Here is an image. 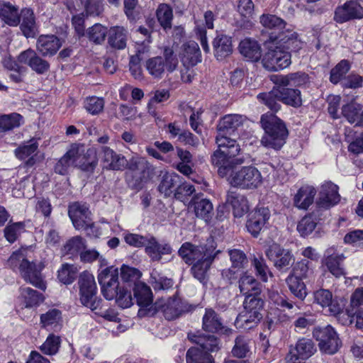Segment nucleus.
<instances>
[{
	"label": "nucleus",
	"mask_w": 363,
	"mask_h": 363,
	"mask_svg": "<svg viewBox=\"0 0 363 363\" xmlns=\"http://www.w3.org/2000/svg\"><path fill=\"white\" fill-rule=\"evenodd\" d=\"M245 118L239 114H228L223 116L219 121L217 129L218 135L216 143L218 149L211 157L213 166L218 168L219 175H225L231 169L233 163L243 164V157H236L240 152V146L238 142L226 136L234 133L243 124Z\"/></svg>",
	"instance_id": "f257e3e1"
},
{
	"label": "nucleus",
	"mask_w": 363,
	"mask_h": 363,
	"mask_svg": "<svg viewBox=\"0 0 363 363\" xmlns=\"http://www.w3.org/2000/svg\"><path fill=\"white\" fill-rule=\"evenodd\" d=\"M265 45L267 50L262 58V64L267 70L276 72L291 65V52L301 50L303 42L295 31L287 29L278 34L269 33Z\"/></svg>",
	"instance_id": "f03ea898"
},
{
	"label": "nucleus",
	"mask_w": 363,
	"mask_h": 363,
	"mask_svg": "<svg viewBox=\"0 0 363 363\" xmlns=\"http://www.w3.org/2000/svg\"><path fill=\"white\" fill-rule=\"evenodd\" d=\"M260 123L264 130L261 144L274 150H280L286 143L289 132L284 122L272 113L261 116Z\"/></svg>",
	"instance_id": "7ed1b4c3"
},
{
	"label": "nucleus",
	"mask_w": 363,
	"mask_h": 363,
	"mask_svg": "<svg viewBox=\"0 0 363 363\" xmlns=\"http://www.w3.org/2000/svg\"><path fill=\"white\" fill-rule=\"evenodd\" d=\"M125 180L128 186L137 191L142 189L144 185L152 177L155 167L145 157L140 156L132 157L126 160Z\"/></svg>",
	"instance_id": "20e7f679"
},
{
	"label": "nucleus",
	"mask_w": 363,
	"mask_h": 363,
	"mask_svg": "<svg viewBox=\"0 0 363 363\" xmlns=\"http://www.w3.org/2000/svg\"><path fill=\"white\" fill-rule=\"evenodd\" d=\"M240 164L233 163L230 170L224 176L229 175L228 179L230 184L234 187L242 189H255L262 183V177L260 172L253 166L242 167V168L234 170L235 165Z\"/></svg>",
	"instance_id": "39448f33"
},
{
	"label": "nucleus",
	"mask_w": 363,
	"mask_h": 363,
	"mask_svg": "<svg viewBox=\"0 0 363 363\" xmlns=\"http://www.w3.org/2000/svg\"><path fill=\"white\" fill-rule=\"evenodd\" d=\"M191 310H192L191 306L179 298L174 297L157 300L149 309V313L152 315L160 313L166 320H172Z\"/></svg>",
	"instance_id": "423d86ee"
},
{
	"label": "nucleus",
	"mask_w": 363,
	"mask_h": 363,
	"mask_svg": "<svg viewBox=\"0 0 363 363\" xmlns=\"http://www.w3.org/2000/svg\"><path fill=\"white\" fill-rule=\"evenodd\" d=\"M178 65V60L173 50L165 48L163 57L157 56L148 59L145 62V68L154 78H162L165 69L169 72H174Z\"/></svg>",
	"instance_id": "0eeeda50"
},
{
	"label": "nucleus",
	"mask_w": 363,
	"mask_h": 363,
	"mask_svg": "<svg viewBox=\"0 0 363 363\" xmlns=\"http://www.w3.org/2000/svg\"><path fill=\"white\" fill-rule=\"evenodd\" d=\"M81 303L91 311L101 309L102 300L96 297V284L94 276L84 272L78 281Z\"/></svg>",
	"instance_id": "6e6552de"
},
{
	"label": "nucleus",
	"mask_w": 363,
	"mask_h": 363,
	"mask_svg": "<svg viewBox=\"0 0 363 363\" xmlns=\"http://www.w3.org/2000/svg\"><path fill=\"white\" fill-rule=\"evenodd\" d=\"M313 335L318 342L320 350L327 354H333L337 352L341 345V342L337 333L330 325L316 327L313 331Z\"/></svg>",
	"instance_id": "1a4fd4ad"
},
{
	"label": "nucleus",
	"mask_w": 363,
	"mask_h": 363,
	"mask_svg": "<svg viewBox=\"0 0 363 363\" xmlns=\"http://www.w3.org/2000/svg\"><path fill=\"white\" fill-rule=\"evenodd\" d=\"M101 293L107 300H113L121 287L118 282V269L114 266L102 269L98 274Z\"/></svg>",
	"instance_id": "9d476101"
},
{
	"label": "nucleus",
	"mask_w": 363,
	"mask_h": 363,
	"mask_svg": "<svg viewBox=\"0 0 363 363\" xmlns=\"http://www.w3.org/2000/svg\"><path fill=\"white\" fill-rule=\"evenodd\" d=\"M267 258L279 271L287 270L294 262L295 258L292 252L281 247L279 245L273 244L265 252Z\"/></svg>",
	"instance_id": "9b49d317"
},
{
	"label": "nucleus",
	"mask_w": 363,
	"mask_h": 363,
	"mask_svg": "<svg viewBox=\"0 0 363 363\" xmlns=\"http://www.w3.org/2000/svg\"><path fill=\"white\" fill-rule=\"evenodd\" d=\"M68 215L77 230H86L92 228L91 212L85 204L74 202L69 206Z\"/></svg>",
	"instance_id": "f8f14e48"
},
{
	"label": "nucleus",
	"mask_w": 363,
	"mask_h": 363,
	"mask_svg": "<svg viewBox=\"0 0 363 363\" xmlns=\"http://www.w3.org/2000/svg\"><path fill=\"white\" fill-rule=\"evenodd\" d=\"M316 352V347L311 339L302 337L299 339L294 348L291 349L286 357V363H300L311 357Z\"/></svg>",
	"instance_id": "ddd939ff"
},
{
	"label": "nucleus",
	"mask_w": 363,
	"mask_h": 363,
	"mask_svg": "<svg viewBox=\"0 0 363 363\" xmlns=\"http://www.w3.org/2000/svg\"><path fill=\"white\" fill-rule=\"evenodd\" d=\"M211 245L216 247V244L213 240L208 242L203 246L194 245L191 242H184L180 247L178 253L186 264L191 265L205 257L207 250H208Z\"/></svg>",
	"instance_id": "4468645a"
},
{
	"label": "nucleus",
	"mask_w": 363,
	"mask_h": 363,
	"mask_svg": "<svg viewBox=\"0 0 363 363\" xmlns=\"http://www.w3.org/2000/svg\"><path fill=\"white\" fill-rule=\"evenodd\" d=\"M43 267L44 265L41 262L36 264L27 259L21 265L20 274L26 282L40 289L45 290L46 286L41 274Z\"/></svg>",
	"instance_id": "2eb2a0df"
},
{
	"label": "nucleus",
	"mask_w": 363,
	"mask_h": 363,
	"mask_svg": "<svg viewBox=\"0 0 363 363\" xmlns=\"http://www.w3.org/2000/svg\"><path fill=\"white\" fill-rule=\"evenodd\" d=\"M362 18L363 7L356 1H347L335 11L334 20L339 23Z\"/></svg>",
	"instance_id": "dca6fc26"
},
{
	"label": "nucleus",
	"mask_w": 363,
	"mask_h": 363,
	"mask_svg": "<svg viewBox=\"0 0 363 363\" xmlns=\"http://www.w3.org/2000/svg\"><path fill=\"white\" fill-rule=\"evenodd\" d=\"M346 315L350 323L355 320L356 327L363 328V288H357L352 294L350 305L346 309Z\"/></svg>",
	"instance_id": "f3484780"
},
{
	"label": "nucleus",
	"mask_w": 363,
	"mask_h": 363,
	"mask_svg": "<svg viewBox=\"0 0 363 363\" xmlns=\"http://www.w3.org/2000/svg\"><path fill=\"white\" fill-rule=\"evenodd\" d=\"M99 156L104 169L119 171L124 169L125 167V157L121 154H117L108 146L103 145L101 147Z\"/></svg>",
	"instance_id": "a211bd4d"
},
{
	"label": "nucleus",
	"mask_w": 363,
	"mask_h": 363,
	"mask_svg": "<svg viewBox=\"0 0 363 363\" xmlns=\"http://www.w3.org/2000/svg\"><path fill=\"white\" fill-rule=\"evenodd\" d=\"M220 253V250H216V247L211 245L208 250H207V254L205 257L192 264L191 272L194 277L199 281L203 282L206 280L207 272L213 262Z\"/></svg>",
	"instance_id": "6ab92c4d"
},
{
	"label": "nucleus",
	"mask_w": 363,
	"mask_h": 363,
	"mask_svg": "<svg viewBox=\"0 0 363 363\" xmlns=\"http://www.w3.org/2000/svg\"><path fill=\"white\" fill-rule=\"evenodd\" d=\"M340 198L338 186L331 182H328L320 187L316 205L318 208L328 209L337 204L340 201Z\"/></svg>",
	"instance_id": "aec40b11"
},
{
	"label": "nucleus",
	"mask_w": 363,
	"mask_h": 363,
	"mask_svg": "<svg viewBox=\"0 0 363 363\" xmlns=\"http://www.w3.org/2000/svg\"><path fill=\"white\" fill-rule=\"evenodd\" d=\"M19 62L27 65L38 74L47 72L50 69L49 62L40 57L35 50L29 48L22 52L18 57Z\"/></svg>",
	"instance_id": "412c9836"
},
{
	"label": "nucleus",
	"mask_w": 363,
	"mask_h": 363,
	"mask_svg": "<svg viewBox=\"0 0 363 363\" xmlns=\"http://www.w3.org/2000/svg\"><path fill=\"white\" fill-rule=\"evenodd\" d=\"M270 217L267 208H258L248 215L246 227L249 233L257 237Z\"/></svg>",
	"instance_id": "4be33fe9"
},
{
	"label": "nucleus",
	"mask_w": 363,
	"mask_h": 363,
	"mask_svg": "<svg viewBox=\"0 0 363 363\" xmlns=\"http://www.w3.org/2000/svg\"><path fill=\"white\" fill-rule=\"evenodd\" d=\"M83 145L74 143L72 144L68 151L58 160L55 166V172L57 174L65 175L68 172L69 169L75 164L81 155Z\"/></svg>",
	"instance_id": "5701e85b"
},
{
	"label": "nucleus",
	"mask_w": 363,
	"mask_h": 363,
	"mask_svg": "<svg viewBox=\"0 0 363 363\" xmlns=\"http://www.w3.org/2000/svg\"><path fill=\"white\" fill-rule=\"evenodd\" d=\"M148 241L145 246V252L152 262H159L162 255H170L172 248L169 243H160L152 235H148Z\"/></svg>",
	"instance_id": "b1692460"
},
{
	"label": "nucleus",
	"mask_w": 363,
	"mask_h": 363,
	"mask_svg": "<svg viewBox=\"0 0 363 363\" xmlns=\"http://www.w3.org/2000/svg\"><path fill=\"white\" fill-rule=\"evenodd\" d=\"M196 218L203 220L206 223L211 222L213 216V206L209 199L194 196L189 203Z\"/></svg>",
	"instance_id": "393cba45"
},
{
	"label": "nucleus",
	"mask_w": 363,
	"mask_h": 363,
	"mask_svg": "<svg viewBox=\"0 0 363 363\" xmlns=\"http://www.w3.org/2000/svg\"><path fill=\"white\" fill-rule=\"evenodd\" d=\"M62 46L60 39L54 35H41L36 42V49L44 57L54 55Z\"/></svg>",
	"instance_id": "a878e982"
},
{
	"label": "nucleus",
	"mask_w": 363,
	"mask_h": 363,
	"mask_svg": "<svg viewBox=\"0 0 363 363\" xmlns=\"http://www.w3.org/2000/svg\"><path fill=\"white\" fill-rule=\"evenodd\" d=\"M20 28L23 35L27 38H34L38 33V27L32 9L25 8L20 13Z\"/></svg>",
	"instance_id": "bb28decb"
},
{
	"label": "nucleus",
	"mask_w": 363,
	"mask_h": 363,
	"mask_svg": "<svg viewBox=\"0 0 363 363\" xmlns=\"http://www.w3.org/2000/svg\"><path fill=\"white\" fill-rule=\"evenodd\" d=\"M181 60L183 66L194 67L201 61V51L195 41H189L182 45Z\"/></svg>",
	"instance_id": "cd10ccee"
},
{
	"label": "nucleus",
	"mask_w": 363,
	"mask_h": 363,
	"mask_svg": "<svg viewBox=\"0 0 363 363\" xmlns=\"http://www.w3.org/2000/svg\"><path fill=\"white\" fill-rule=\"evenodd\" d=\"M128 31L123 26H112L108 33V44L115 50H124L127 46Z\"/></svg>",
	"instance_id": "c85d7f7f"
},
{
	"label": "nucleus",
	"mask_w": 363,
	"mask_h": 363,
	"mask_svg": "<svg viewBox=\"0 0 363 363\" xmlns=\"http://www.w3.org/2000/svg\"><path fill=\"white\" fill-rule=\"evenodd\" d=\"M316 190L311 186L301 187L295 194L293 202L295 207L298 209L307 210L313 203Z\"/></svg>",
	"instance_id": "c756f323"
},
{
	"label": "nucleus",
	"mask_w": 363,
	"mask_h": 363,
	"mask_svg": "<svg viewBox=\"0 0 363 363\" xmlns=\"http://www.w3.org/2000/svg\"><path fill=\"white\" fill-rule=\"evenodd\" d=\"M181 183L182 177L179 174L165 172L162 177L157 189L165 197H169L174 194L177 186Z\"/></svg>",
	"instance_id": "7c9ffc66"
},
{
	"label": "nucleus",
	"mask_w": 363,
	"mask_h": 363,
	"mask_svg": "<svg viewBox=\"0 0 363 363\" xmlns=\"http://www.w3.org/2000/svg\"><path fill=\"white\" fill-rule=\"evenodd\" d=\"M341 114L350 123L363 126V106L352 101L342 107Z\"/></svg>",
	"instance_id": "2f4dec72"
},
{
	"label": "nucleus",
	"mask_w": 363,
	"mask_h": 363,
	"mask_svg": "<svg viewBox=\"0 0 363 363\" xmlns=\"http://www.w3.org/2000/svg\"><path fill=\"white\" fill-rule=\"evenodd\" d=\"M275 83L281 86H303L309 83V77L301 72L289 73L277 77Z\"/></svg>",
	"instance_id": "473e14b6"
},
{
	"label": "nucleus",
	"mask_w": 363,
	"mask_h": 363,
	"mask_svg": "<svg viewBox=\"0 0 363 363\" xmlns=\"http://www.w3.org/2000/svg\"><path fill=\"white\" fill-rule=\"evenodd\" d=\"M239 50L243 57L252 62L258 61L262 56L259 44L250 38H245L240 43Z\"/></svg>",
	"instance_id": "72a5a7b5"
},
{
	"label": "nucleus",
	"mask_w": 363,
	"mask_h": 363,
	"mask_svg": "<svg viewBox=\"0 0 363 363\" xmlns=\"http://www.w3.org/2000/svg\"><path fill=\"white\" fill-rule=\"evenodd\" d=\"M0 18L10 26H17L20 23L18 8L9 1H0Z\"/></svg>",
	"instance_id": "f704fd0d"
},
{
	"label": "nucleus",
	"mask_w": 363,
	"mask_h": 363,
	"mask_svg": "<svg viewBox=\"0 0 363 363\" xmlns=\"http://www.w3.org/2000/svg\"><path fill=\"white\" fill-rule=\"evenodd\" d=\"M226 202L232 206L235 217L240 218L249 211L247 199L235 191L228 193Z\"/></svg>",
	"instance_id": "c9c22d12"
},
{
	"label": "nucleus",
	"mask_w": 363,
	"mask_h": 363,
	"mask_svg": "<svg viewBox=\"0 0 363 363\" xmlns=\"http://www.w3.org/2000/svg\"><path fill=\"white\" fill-rule=\"evenodd\" d=\"M38 144L35 140L32 139L27 144L18 147L15 150L16 156L21 160H26V166L28 167H33L36 163L35 155L33 154L37 151Z\"/></svg>",
	"instance_id": "e433bc0d"
},
{
	"label": "nucleus",
	"mask_w": 363,
	"mask_h": 363,
	"mask_svg": "<svg viewBox=\"0 0 363 363\" xmlns=\"http://www.w3.org/2000/svg\"><path fill=\"white\" fill-rule=\"evenodd\" d=\"M204 21L205 26L197 24L195 27V33L196 35L197 39L200 41L202 48L205 52H208L209 46L208 44L207 37H206V28L213 29V22L215 21V15L211 11H207L204 13Z\"/></svg>",
	"instance_id": "4c0bfd02"
},
{
	"label": "nucleus",
	"mask_w": 363,
	"mask_h": 363,
	"mask_svg": "<svg viewBox=\"0 0 363 363\" xmlns=\"http://www.w3.org/2000/svg\"><path fill=\"white\" fill-rule=\"evenodd\" d=\"M213 46L215 56L219 60H222L233 52L231 38L226 35H218L213 40Z\"/></svg>",
	"instance_id": "58836bf2"
},
{
	"label": "nucleus",
	"mask_w": 363,
	"mask_h": 363,
	"mask_svg": "<svg viewBox=\"0 0 363 363\" xmlns=\"http://www.w3.org/2000/svg\"><path fill=\"white\" fill-rule=\"evenodd\" d=\"M202 328L209 333H217L223 328L221 318L212 308H206L202 318Z\"/></svg>",
	"instance_id": "ea45409f"
},
{
	"label": "nucleus",
	"mask_w": 363,
	"mask_h": 363,
	"mask_svg": "<svg viewBox=\"0 0 363 363\" xmlns=\"http://www.w3.org/2000/svg\"><path fill=\"white\" fill-rule=\"evenodd\" d=\"M40 323L48 330L58 331L62 327V313L53 308L40 315Z\"/></svg>",
	"instance_id": "a19ab883"
},
{
	"label": "nucleus",
	"mask_w": 363,
	"mask_h": 363,
	"mask_svg": "<svg viewBox=\"0 0 363 363\" xmlns=\"http://www.w3.org/2000/svg\"><path fill=\"white\" fill-rule=\"evenodd\" d=\"M345 259L343 254L333 253L325 258L324 264L333 276L339 278L345 275V270L343 267Z\"/></svg>",
	"instance_id": "79ce46f5"
},
{
	"label": "nucleus",
	"mask_w": 363,
	"mask_h": 363,
	"mask_svg": "<svg viewBox=\"0 0 363 363\" xmlns=\"http://www.w3.org/2000/svg\"><path fill=\"white\" fill-rule=\"evenodd\" d=\"M189 339L194 342L203 351L208 353L219 350L218 340L213 335H189Z\"/></svg>",
	"instance_id": "37998d69"
},
{
	"label": "nucleus",
	"mask_w": 363,
	"mask_h": 363,
	"mask_svg": "<svg viewBox=\"0 0 363 363\" xmlns=\"http://www.w3.org/2000/svg\"><path fill=\"white\" fill-rule=\"evenodd\" d=\"M239 288L240 292L248 296L259 295L261 292L260 284L257 281L253 276L249 275L247 273L244 274L239 279Z\"/></svg>",
	"instance_id": "c03bdc74"
},
{
	"label": "nucleus",
	"mask_w": 363,
	"mask_h": 363,
	"mask_svg": "<svg viewBox=\"0 0 363 363\" xmlns=\"http://www.w3.org/2000/svg\"><path fill=\"white\" fill-rule=\"evenodd\" d=\"M260 103L270 110L277 112L281 108L279 89H273L270 91L260 93L257 96Z\"/></svg>",
	"instance_id": "a18cd8bd"
},
{
	"label": "nucleus",
	"mask_w": 363,
	"mask_h": 363,
	"mask_svg": "<svg viewBox=\"0 0 363 363\" xmlns=\"http://www.w3.org/2000/svg\"><path fill=\"white\" fill-rule=\"evenodd\" d=\"M345 141L349 143L350 152L359 155L363 152V132L357 133L353 129L348 128L345 132Z\"/></svg>",
	"instance_id": "49530a36"
},
{
	"label": "nucleus",
	"mask_w": 363,
	"mask_h": 363,
	"mask_svg": "<svg viewBox=\"0 0 363 363\" xmlns=\"http://www.w3.org/2000/svg\"><path fill=\"white\" fill-rule=\"evenodd\" d=\"M134 296L138 306L147 308L152 302V294L150 288L145 284L140 282L133 287Z\"/></svg>",
	"instance_id": "de8ad7c7"
},
{
	"label": "nucleus",
	"mask_w": 363,
	"mask_h": 363,
	"mask_svg": "<svg viewBox=\"0 0 363 363\" xmlns=\"http://www.w3.org/2000/svg\"><path fill=\"white\" fill-rule=\"evenodd\" d=\"M281 102L294 108H298L302 105L301 91L298 89L286 88L284 86L279 89Z\"/></svg>",
	"instance_id": "09e8293b"
},
{
	"label": "nucleus",
	"mask_w": 363,
	"mask_h": 363,
	"mask_svg": "<svg viewBox=\"0 0 363 363\" xmlns=\"http://www.w3.org/2000/svg\"><path fill=\"white\" fill-rule=\"evenodd\" d=\"M262 318V315H256L255 312L250 313L242 311L238 315L235 325L238 328L250 330L257 326Z\"/></svg>",
	"instance_id": "8fccbe9b"
},
{
	"label": "nucleus",
	"mask_w": 363,
	"mask_h": 363,
	"mask_svg": "<svg viewBox=\"0 0 363 363\" xmlns=\"http://www.w3.org/2000/svg\"><path fill=\"white\" fill-rule=\"evenodd\" d=\"M261 24L272 31L270 33H275L278 34L279 32H284L286 28V22L279 17L272 14H263L260 17Z\"/></svg>",
	"instance_id": "3c124183"
},
{
	"label": "nucleus",
	"mask_w": 363,
	"mask_h": 363,
	"mask_svg": "<svg viewBox=\"0 0 363 363\" xmlns=\"http://www.w3.org/2000/svg\"><path fill=\"white\" fill-rule=\"evenodd\" d=\"M302 279L296 277V275L289 274L286 279V282L291 294L303 301L306 297L307 292L306 285Z\"/></svg>",
	"instance_id": "603ef678"
},
{
	"label": "nucleus",
	"mask_w": 363,
	"mask_h": 363,
	"mask_svg": "<svg viewBox=\"0 0 363 363\" xmlns=\"http://www.w3.org/2000/svg\"><path fill=\"white\" fill-rule=\"evenodd\" d=\"M157 19L164 30L170 29L172 26L173 11L167 4H160L156 11Z\"/></svg>",
	"instance_id": "864d4df0"
},
{
	"label": "nucleus",
	"mask_w": 363,
	"mask_h": 363,
	"mask_svg": "<svg viewBox=\"0 0 363 363\" xmlns=\"http://www.w3.org/2000/svg\"><path fill=\"white\" fill-rule=\"evenodd\" d=\"M186 363H215L213 357L199 347H192L186 352Z\"/></svg>",
	"instance_id": "5fc2aeb1"
},
{
	"label": "nucleus",
	"mask_w": 363,
	"mask_h": 363,
	"mask_svg": "<svg viewBox=\"0 0 363 363\" xmlns=\"http://www.w3.org/2000/svg\"><path fill=\"white\" fill-rule=\"evenodd\" d=\"M108 33L106 27L100 23H95L86 30L85 35L90 42L96 45H101L104 42Z\"/></svg>",
	"instance_id": "6e6d98bb"
},
{
	"label": "nucleus",
	"mask_w": 363,
	"mask_h": 363,
	"mask_svg": "<svg viewBox=\"0 0 363 363\" xmlns=\"http://www.w3.org/2000/svg\"><path fill=\"white\" fill-rule=\"evenodd\" d=\"M20 296L25 303L26 307L38 305L44 300L42 294L30 287H21Z\"/></svg>",
	"instance_id": "4d7b16f0"
},
{
	"label": "nucleus",
	"mask_w": 363,
	"mask_h": 363,
	"mask_svg": "<svg viewBox=\"0 0 363 363\" xmlns=\"http://www.w3.org/2000/svg\"><path fill=\"white\" fill-rule=\"evenodd\" d=\"M250 340L245 336L239 335L235 340V345L232 349V354L237 358L247 357L250 350Z\"/></svg>",
	"instance_id": "13d9d810"
},
{
	"label": "nucleus",
	"mask_w": 363,
	"mask_h": 363,
	"mask_svg": "<svg viewBox=\"0 0 363 363\" xmlns=\"http://www.w3.org/2000/svg\"><path fill=\"white\" fill-rule=\"evenodd\" d=\"M244 311L250 313L255 312L256 315H262L261 311L264 307V301L259 295H248L243 302Z\"/></svg>",
	"instance_id": "bf43d9fd"
},
{
	"label": "nucleus",
	"mask_w": 363,
	"mask_h": 363,
	"mask_svg": "<svg viewBox=\"0 0 363 363\" xmlns=\"http://www.w3.org/2000/svg\"><path fill=\"white\" fill-rule=\"evenodd\" d=\"M22 116L16 113L3 115L0 117V133L9 131L21 125Z\"/></svg>",
	"instance_id": "052dcab7"
},
{
	"label": "nucleus",
	"mask_w": 363,
	"mask_h": 363,
	"mask_svg": "<svg viewBox=\"0 0 363 363\" xmlns=\"http://www.w3.org/2000/svg\"><path fill=\"white\" fill-rule=\"evenodd\" d=\"M77 267L73 264H64L58 270V279L65 284H72L77 277Z\"/></svg>",
	"instance_id": "680f3d73"
},
{
	"label": "nucleus",
	"mask_w": 363,
	"mask_h": 363,
	"mask_svg": "<svg viewBox=\"0 0 363 363\" xmlns=\"http://www.w3.org/2000/svg\"><path fill=\"white\" fill-rule=\"evenodd\" d=\"M141 277L140 272L133 267L126 265H123L121 268V277L124 283L128 284L130 287L132 284L135 286L138 282V281Z\"/></svg>",
	"instance_id": "e2e57ef3"
},
{
	"label": "nucleus",
	"mask_w": 363,
	"mask_h": 363,
	"mask_svg": "<svg viewBox=\"0 0 363 363\" xmlns=\"http://www.w3.org/2000/svg\"><path fill=\"white\" fill-rule=\"evenodd\" d=\"M25 230V225L22 222L13 223L8 225L4 230L6 240L13 243L18 236Z\"/></svg>",
	"instance_id": "0e129e2a"
},
{
	"label": "nucleus",
	"mask_w": 363,
	"mask_h": 363,
	"mask_svg": "<svg viewBox=\"0 0 363 363\" xmlns=\"http://www.w3.org/2000/svg\"><path fill=\"white\" fill-rule=\"evenodd\" d=\"M350 66L347 60H343L340 61L334 68L330 71V80L336 84L350 70Z\"/></svg>",
	"instance_id": "69168bd1"
},
{
	"label": "nucleus",
	"mask_w": 363,
	"mask_h": 363,
	"mask_svg": "<svg viewBox=\"0 0 363 363\" xmlns=\"http://www.w3.org/2000/svg\"><path fill=\"white\" fill-rule=\"evenodd\" d=\"M114 300L117 305L122 308H129L133 303L130 290L124 286H121L119 289Z\"/></svg>",
	"instance_id": "338daca9"
},
{
	"label": "nucleus",
	"mask_w": 363,
	"mask_h": 363,
	"mask_svg": "<svg viewBox=\"0 0 363 363\" xmlns=\"http://www.w3.org/2000/svg\"><path fill=\"white\" fill-rule=\"evenodd\" d=\"M60 345V337L50 335L45 342L40 346V350L45 354L53 355L58 352Z\"/></svg>",
	"instance_id": "774afa93"
}]
</instances>
